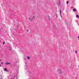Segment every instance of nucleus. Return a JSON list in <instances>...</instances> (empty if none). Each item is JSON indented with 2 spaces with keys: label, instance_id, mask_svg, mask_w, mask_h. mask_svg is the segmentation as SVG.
<instances>
[{
  "label": "nucleus",
  "instance_id": "423d86ee",
  "mask_svg": "<svg viewBox=\"0 0 79 79\" xmlns=\"http://www.w3.org/2000/svg\"><path fill=\"white\" fill-rule=\"evenodd\" d=\"M73 11H76V9L75 8H74L73 9Z\"/></svg>",
  "mask_w": 79,
  "mask_h": 79
},
{
  "label": "nucleus",
  "instance_id": "4be33fe9",
  "mask_svg": "<svg viewBox=\"0 0 79 79\" xmlns=\"http://www.w3.org/2000/svg\"><path fill=\"white\" fill-rule=\"evenodd\" d=\"M75 78H76H76H77L76 77Z\"/></svg>",
  "mask_w": 79,
  "mask_h": 79
},
{
  "label": "nucleus",
  "instance_id": "f8f14e48",
  "mask_svg": "<svg viewBox=\"0 0 79 79\" xmlns=\"http://www.w3.org/2000/svg\"><path fill=\"white\" fill-rule=\"evenodd\" d=\"M5 44V42H4L3 43V45H4V44Z\"/></svg>",
  "mask_w": 79,
  "mask_h": 79
},
{
  "label": "nucleus",
  "instance_id": "7ed1b4c3",
  "mask_svg": "<svg viewBox=\"0 0 79 79\" xmlns=\"http://www.w3.org/2000/svg\"><path fill=\"white\" fill-rule=\"evenodd\" d=\"M5 64L6 65H8V64H11V63L9 62H6L5 63Z\"/></svg>",
  "mask_w": 79,
  "mask_h": 79
},
{
  "label": "nucleus",
  "instance_id": "4468645a",
  "mask_svg": "<svg viewBox=\"0 0 79 79\" xmlns=\"http://www.w3.org/2000/svg\"><path fill=\"white\" fill-rule=\"evenodd\" d=\"M6 72H9V71L8 70H6Z\"/></svg>",
  "mask_w": 79,
  "mask_h": 79
},
{
  "label": "nucleus",
  "instance_id": "a211bd4d",
  "mask_svg": "<svg viewBox=\"0 0 79 79\" xmlns=\"http://www.w3.org/2000/svg\"><path fill=\"white\" fill-rule=\"evenodd\" d=\"M10 50H11V49H10Z\"/></svg>",
  "mask_w": 79,
  "mask_h": 79
},
{
  "label": "nucleus",
  "instance_id": "f3484780",
  "mask_svg": "<svg viewBox=\"0 0 79 79\" xmlns=\"http://www.w3.org/2000/svg\"><path fill=\"white\" fill-rule=\"evenodd\" d=\"M49 19H50V17L49 18Z\"/></svg>",
  "mask_w": 79,
  "mask_h": 79
},
{
  "label": "nucleus",
  "instance_id": "9b49d317",
  "mask_svg": "<svg viewBox=\"0 0 79 79\" xmlns=\"http://www.w3.org/2000/svg\"><path fill=\"white\" fill-rule=\"evenodd\" d=\"M1 64H3V62H1Z\"/></svg>",
  "mask_w": 79,
  "mask_h": 79
},
{
  "label": "nucleus",
  "instance_id": "20e7f679",
  "mask_svg": "<svg viewBox=\"0 0 79 79\" xmlns=\"http://www.w3.org/2000/svg\"><path fill=\"white\" fill-rule=\"evenodd\" d=\"M60 15L61 18H62V16L61 15V10H60Z\"/></svg>",
  "mask_w": 79,
  "mask_h": 79
},
{
  "label": "nucleus",
  "instance_id": "ddd939ff",
  "mask_svg": "<svg viewBox=\"0 0 79 79\" xmlns=\"http://www.w3.org/2000/svg\"><path fill=\"white\" fill-rule=\"evenodd\" d=\"M75 53H77V51H76Z\"/></svg>",
  "mask_w": 79,
  "mask_h": 79
},
{
  "label": "nucleus",
  "instance_id": "6e6552de",
  "mask_svg": "<svg viewBox=\"0 0 79 79\" xmlns=\"http://www.w3.org/2000/svg\"><path fill=\"white\" fill-rule=\"evenodd\" d=\"M7 70V69L6 68H5L4 69V71H6Z\"/></svg>",
  "mask_w": 79,
  "mask_h": 79
},
{
  "label": "nucleus",
  "instance_id": "1a4fd4ad",
  "mask_svg": "<svg viewBox=\"0 0 79 79\" xmlns=\"http://www.w3.org/2000/svg\"><path fill=\"white\" fill-rule=\"evenodd\" d=\"M66 3L67 4H68L69 3V2L68 1H67Z\"/></svg>",
  "mask_w": 79,
  "mask_h": 79
},
{
  "label": "nucleus",
  "instance_id": "5701e85b",
  "mask_svg": "<svg viewBox=\"0 0 79 79\" xmlns=\"http://www.w3.org/2000/svg\"><path fill=\"white\" fill-rule=\"evenodd\" d=\"M24 60H26L25 59H24Z\"/></svg>",
  "mask_w": 79,
  "mask_h": 79
},
{
  "label": "nucleus",
  "instance_id": "9d476101",
  "mask_svg": "<svg viewBox=\"0 0 79 79\" xmlns=\"http://www.w3.org/2000/svg\"><path fill=\"white\" fill-rule=\"evenodd\" d=\"M27 32H29V30H28V29L27 30Z\"/></svg>",
  "mask_w": 79,
  "mask_h": 79
},
{
  "label": "nucleus",
  "instance_id": "0eeeda50",
  "mask_svg": "<svg viewBox=\"0 0 79 79\" xmlns=\"http://www.w3.org/2000/svg\"><path fill=\"white\" fill-rule=\"evenodd\" d=\"M76 16L78 18H79V15H76Z\"/></svg>",
  "mask_w": 79,
  "mask_h": 79
},
{
  "label": "nucleus",
  "instance_id": "412c9836",
  "mask_svg": "<svg viewBox=\"0 0 79 79\" xmlns=\"http://www.w3.org/2000/svg\"><path fill=\"white\" fill-rule=\"evenodd\" d=\"M16 78H17V77H16Z\"/></svg>",
  "mask_w": 79,
  "mask_h": 79
},
{
  "label": "nucleus",
  "instance_id": "2eb2a0df",
  "mask_svg": "<svg viewBox=\"0 0 79 79\" xmlns=\"http://www.w3.org/2000/svg\"><path fill=\"white\" fill-rule=\"evenodd\" d=\"M33 18H35V17H34V16H33Z\"/></svg>",
  "mask_w": 79,
  "mask_h": 79
},
{
  "label": "nucleus",
  "instance_id": "f03ea898",
  "mask_svg": "<svg viewBox=\"0 0 79 79\" xmlns=\"http://www.w3.org/2000/svg\"><path fill=\"white\" fill-rule=\"evenodd\" d=\"M28 19H29V21H31V22H32V19H33V18H28Z\"/></svg>",
  "mask_w": 79,
  "mask_h": 79
},
{
  "label": "nucleus",
  "instance_id": "6ab92c4d",
  "mask_svg": "<svg viewBox=\"0 0 79 79\" xmlns=\"http://www.w3.org/2000/svg\"><path fill=\"white\" fill-rule=\"evenodd\" d=\"M1 61V60L0 59V62Z\"/></svg>",
  "mask_w": 79,
  "mask_h": 79
},
{
  "label": "nucleus",
  "instance_id": "dca6fc26",
  "mask_svg": "<svg viewBox=\"0 0 79 79\" xmlns=\"http://www.w3.org/2000/svg\"><path fill=\"white\" fill-rule=\"evenodd\" d=\"M1 66H2V65H1V64H0V67H1Z\"/></svg>",
  "mask_w": 79,
  "mask_h": 79
},
{
  "label": "nucleus",
  "instance_id": "39448f33",
  "mask_svg": "<svg viewBox=\"0 0 79 79\" xmlns=\"http://www.w3.org/2000/svg\"><path fill=\"white\" fill-rule=\"evenodd\" d=\"M27 58L28 60H30L31 59V57L29 56H27Z\"/></svg>",
  "mask_w": 79,
  "mask_h": 79
},
{
  "label": "nucleus",
  "instance_id": "f257e3e1",
  "mask_svg": "<svg viewBox=\"0 0 79 79\" xmlns=\"http://www.w3.org/2000/svg\"><path fill=\"white\" fill-rule=\"evenodd\" d=\"M57 73L59 74H61V69H59L57 70Z\"/></svg>",
  "mask_w": 79,
  "mask_h": 79
},
{
  "label": "nucleus",
  "instance_id": "aec40b11",
  "mask_svg": "<svg viewBox=\"0 0 79 79\" xmlns=\"http://www.w3.org/2000/svg\"><path fill=\"white\" fill-rule=\"evenodd\" d=\"M78 68H79V65L78 66Z\"/></svg>",
  "mask_w": 79,
  "mask_h": 79
}]
</instances>
